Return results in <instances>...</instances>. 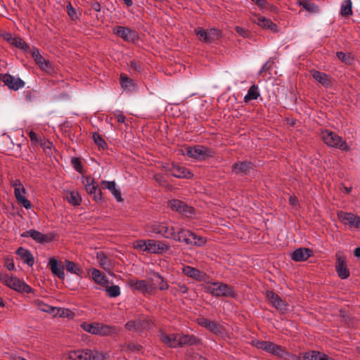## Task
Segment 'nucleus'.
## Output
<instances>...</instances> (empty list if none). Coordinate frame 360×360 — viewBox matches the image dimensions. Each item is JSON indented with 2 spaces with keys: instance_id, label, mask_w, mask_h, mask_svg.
Segmentation results:
<instances>
[{
  "instance_id": "f257e3e1",
  "label": "nucleus",
  "mask_w": 360,
  "mask_h": 360,
  "mask_svg": "<svg viewBox=\"0 0 360 360\" xmlns=\"http://www.w3.org/2000/svg\"><path fill=\"white\" fill-rule=\"evenodd\" d=\"M205 291L216 297L236 298L238 297V293L233 287L219 281L207 283L205 287Z\"/></svg>"
},
{
  "instance_id": "f03ea898",
  "label": "nucleus",
  "mask_w": 360,
  "mask_h": 360,
  "mask_svg": "<svg viewBox=\"0 0 360 360\" xmlns=\"http://www.w3.org/2000/svg\"><path fill=\"white\" fill-rule=\"evenodd\" d=\"M81 328L86 332L99 336L111 335L119 331L117 326L105 325L98 322L91 323L84 322L81 324Z\"/></svg>"
},
{
  "instance_id": "7ed1b4c3",
  "label": "nucleus",
  "mask_w": 360,
  "mask_h": 360,
  "mask_svg": "<svg viewBox=\"0 0 360 360\" xmlns=\"http://www.w3.org/2000/svg\"><path fill=\"white\" fill-rule=\"evenodd\" d=\"M321 138L323 142L330 147L338 148L344 151L349 150L347 143L335 132L325 130L321 133Z\"/></svg>"
},
{
  "instance_id": "20e7f679",
  "label": "nucleus",
  "mask_w": 360,
  "mask_h": 360,
  "mask_svg": "<svg viewBox=\"0 0 360 360\" xmlns=\"http://www.w3.org/2000/svg\"><path fill=\"white\" fill-rule=\"evenodd\" d=\"M0 281L6 286L20 292L30 293L32 291V288L25 282L8 274H0Z\"/></svg>"
},
{
  "instance_id": "39448f33",
  "label": "nucleus",
  "mask_w": 360,
  "mask_h": 360,
  "mask_svg": "<svg viewBox=\"0 0 360 360\" xmlns=\"http://www.w3.org/2000/svg\"><path fill=\"white\" fill-rule=\"evenodd\" d=\"M148 231L161 235L165 238L171 239L174 234V226H169L166 221H153L147 225Z\"/></svg>"
},
{
  "instance_id": "423d86ee",
  "label": "nucleus",
  "mask_w": 360,
  "mask_h": 360,
  "mask_svg": "<svg viewBox=\"0 0 360 360\" xmlns=\"http://www.w3.org/2000/svg\"><path fill=\"white\" fill-rule=\"evenodd\" d=\"M266 297L269 304L281 314H285L289 311V304L272 290H266Z\"/></svg>"
},
{
  "instance_id": "0eeeda50",
  "label": "nucleus",
  "mask_w": 360,
  "mask_h": 360,
  "mask_svg": "<svg viewBox=\"0 0 360 360\" xmlns=\"http://www.w3.org/2000/svg\"><path fill=\"white\" fill-rule=\"evenodd\" d=\"M252 345L257 349H262L278 356H283L286 352L284 349L278 345L269 341L252 340Z\"/></svg>"
},
{
  "instance_id": "6e6552de",
  "label": "nucleus",
  "mask_w": 360,
  "mask_h": 360,
  "mask_svg": "<svg viewBox=\"0 0 360 360\" xmlns=\"http://www.w3.org/2000/svg\"><path fill=\"white\" fill-rule=\"evenodd\" d=\"M68 357L71 360H103L101 354L91 349L70 351Z\"/></svg>"
},
{
  "instance_id": "1a4fd4ad",
  "label": "nucleus",
  "mask_w": 360,
  "mask_h": 360,
  "mask_svg": "<svg viewBox=\"0 0 360 360\" xmlns=\"http://www.w3.org/2000/svg\"><path fill=\"white\" fill-rule=\"evenodd\" d=\"M152 295L158 290H166L169 288L167 281L158 272L152 271L148 276Z\"/></svg>"
},
{
  "instance_id": "9d476101",
  "label": "nucleus",
  "mask_w": 360,
  "mask_h": 360,
  "mask_svg": "<svg viewBox=\"0 0 360 360\" xmlns=\"http://www.w3.org/2000/svg\"><path fill=\"white\" fill-rule=\"evenodd\" d=\"M185 154L191 158L196 160H205L213 155V152L203 146H188L186 148Z\"/></svg>"
},
{
  "instance_id": "9b49d317",
  "label": "nucleus",
  "mask_w": 360,
  "mask_h": 360,
  "mask_svg": "<svg viewBox=\"0 0 360 360\" xmlns=\"http://www.w3.org/2000/svg\"><path fill=\"white\" fill-rule=\"evenodd\" d=\"M12 186L14 188V195L18 203L27 210L32 208V205L31 202L24 196V194L26 193V190L21 181L19 179H15L13 181Z\"/></svg>"
},
{
  "instance_id": "f8f14e48",
  "label": "nucleus",
  "mask_w": 360,
  "mask_h": 360,
  "mask_svg": "<svg viewBox=\"0 0 360 360\" xmlns=\"http://www.w3.org/2000/svg\"><path fill=\"white\" fill-rule=\"evenodd\" d=\"M30 53L34 62L41 70L45 71L47 73H51L53 71L51 62L49 60L45 59L40 54L39 49L33 48L32 51H30Z\"/></svg>"
},
{
  "instance_id": "ddd939ff",
  "label": "nucleus",
  "mask_w": 360,
  "mask_h": 360,
  "mask_svg": "<svg viewBox=\"0 0 360 360\" xmlns=\"http://www.w3.org/2000/svg\"><path fill=\"white\" fill-rule=\"evenodd\" d=\"M148 253L150 254L162 255L167 252L171 248L168 243L162 240L148 239Z\"/></svg>"
},
{
  "instance_id": "4468645a",
  "label": "nucleus",
  "mask_w": 360,
  "mask_h": 360,
  "mask_svg": "<svg viewBox=\"0 0 360 360\" xmlns=\"http://www.w3.org/2000/svg\"><path fill=\"white\" fill-rule=\"evenodd\" d=\"M251 21L262 29L269 30L274 33L278 32L276 24L273 22L270 19L266 18L260 15L254 14L251 18Z\"/></svg>"
},
{
  "instance_id": "2eb2a0df",
  "label": "nucleus",
  "mask_w": 360,
  "mask_h": 360,
  "mask_svg": "<svg viewBox=\"0 0 360 360\" xmlns=\"http://www.w3.org/2000/svg\"><path fill=\"white\" fill-rule=\"evenodd\" d=\"M22 238H32L34 241L39 243H46L52 241L53 236L51 234H43L42 233L34 230L30 229L20 234Z\"/></svg>"
},
{
  "instance_id": "dca6fc26",
  "label": "nucleus",
  "mask_w": 360,
  "mask_h": 360,
  "mask_svg": "<svg viewBox=\"0 0 360 360\" xmlns=\"http://www.w3.org/2000/svg\"><path fill=\"white\" fill-rule=\"evenodd\" d=\"M113 33L125 41H134L138 39L136 32L127 27L116 26L113 28Z\"/></svg>"
},
{
  "instance_id": "f3484780",
  "label": "nucleus",
  "mask_w": 360,
  "mask_h": 360,
  "mask_svg": "<svg viewBox=\"0 0 360 360\" xmlns=\"http://www.w3.org/2000/svg\"><path fill=\"white\" fill-rule=\"evenodd\" d=\"M128 284L131 288L140 291L145 296L153 295L148 278L146 280L130 279Z\"/></svg>"
},
{
  "instance_id": "a211bd4d",
  "label": "nucleus",
  "mask_w": 360,
  "mask_h": 360,
  "mask_svg": "<svg viewBox=\"0 0 360 360\" xmlns=\"http://www.w3.org/2000/svg\"><path fill=\"white\" fill-rule=\"evenodd\" d=\"M338 219L351 227L360 228V217L351 213L340 211L338 213Z\"/></svg>"
},
{
  "instance_id": "6ab92c4d",
  "label": "nucleus",
  "mask_w": 360,
  "mask_h": 360,
  "mask_svg": "<svg viewBox=\"0 0 360 360\" xmlns=\"http://www.w3.org/2000/svg\"><path fill=\"white\" fill-rule=\"evenodd\" d=\"M0 78L6 86L14 91H17L25 86V82L21 79L16 78L9 74L1 75Z\"/></svg>"
},
{
  "instance_id": "aec40b11",
  "label": "nucleus",
  "mask_w": 360,
  "mask_h": 360,
  "mask_svg": "<svg viewBox=\"0 0 360 360\" xmlns=\"http://www.w3.org/2000/svg\"><path fill=\"white\" fill-rule=\"evenodd\" d=\"M168 207L172 210L178 212L187 217L192 214L193 212V209L191 207L188 206L184 202L176 199L169 200Z\"/></svg>"
},
{
  "instance_id": "412c9836",
  "label": "nucleus",
  "mask_w": 360,
  "mask_h": 360,
  "mask_svg": "<svg viewBox=\"0 0 360 360\" xmlns=\"http://www.w3.org/2000/svg\"><path fill=\"white\" fill-rule=\"evenodd\" d=\"M198 323L202 327L205 328L212 333L221 335L224 333V328L219 323L210 321L206 318L202 317L198 319Z\"/></svg>"
},
{
  "instance_id": "4be33fe9",
  "label": "nucleus",
  "mask_w": 360,
  "mask_h": 360,
  "mask_svg": "<svg viewBox=\"0 0 360 360\" xmlns=\"http://www.w3.org/2000/svg\"><path fill=\"white\" fill-rule=\"evenodd\" d=\"M192 236H193V232L191 231L184 229H180L177 231V232L174 231V234L171 239L180 243L184 242L186 245H190L192 243V239H193V238H191Z\"/></svg>"
},
{
  "instance_id": "5701e85b",
  "label": "nucleus",
  "mask_w": 360,
  "mask_h": 360,
  "mask_svg": "<svg viewBox=\"0 0 360 360\" xmlns=\"http://www.w3.org/2000/svg\"><path fill=\"white\" fill-rule=\"evenodd\" d=\"M49 266L51 273L60 279L65 278L64 266L61 262H58L53 257L49 259Z\"/></svg>"
},
{
  "instance_id": "b1692460",
  "label": "nucleus",
  "mask_w": 360,
  "mask_h": 360,
  "mask_svg": "<svg viewBox=\"0 0 360 360\" xmlns=\"http://www.w3.org/2000/svg\"><path fill=\"white\" fill-rule=\"evenodd\" d=\"M182 272L185 276L200 281H204L206 276L205 273L188 265L182 267Z\"/></svg>"
},
{
  "instance_id": "393cba45",
  "label": "nucleus",
  "mask_w": 360,
  "mask_h": 360,
  "mask_svg": "<svg viewBox=\"0 0 360 360\" xmlns=\"http://www.w3.org/2000/svg\"><path fill=\"white\" fill-rule=\"evenodd\" d=\"M85 188L89 194L93 196L94 200L96 202L101 200L102 193L98 186L95 184L94 181L89 178L86 179V183L85 184Z\"/></svg>"
},
{
  "instance_id": "a878e982",
  "label": "nucleus",
  "mask_w": 360,
  "mask_h": 360,
  "mask_svg": "<svg viewBox=\"0 0 360 360\" xmlns=\"http://www.w3.org/2000/svg\"><path fill=\"white\" fill-rule=\"evenodd\" d=\"M335 269L339 277L342 279L347 278L349 276V271L346 265L345 259L342 256H337Z\"/></svg>"
},
{
  "instance_id": "bb28decb",
  "label": "nucleus",
  "mask_w": 360,
  "mask_h": 360,
  "mask_svg": "<svg viewBox=\"0 0 360 360\" xmlns=\"http://www.w3.org/2000/svg\"><path fill=\"white\" fill-rule=\"evenodd\" d=\"M160 339L165 345L171 348L178 347V333L167 334L160 331Z\"/></svg>"
},
{
  "instance_id": "cd10ccee",
  "label": "nucleus",
  "mask_w": 360,
  "mask_h": 360,
  "mask_svg": "<svg viewBox=\"0 0 360 360\" xmlns=\"http://www.w3.org/2000/svg\"><path fill=\"white\" fill-rule=\"evenodd\" d=\"M200 342V340L193 335L178 333V347L197 345Z\"/></svg>"
},
{
  "instance_id": "c85d7f7f",
  "label": "nucleus",
  "mask_w": 360,
  "mask_h": 360,
  "mask_svg": "<svg viewBox=\"0 0 360 360\" xmlns=\"http://www.w3.org/2000/svg\"><path fill=\"white\" fill-rule=\"evenodd\" d=\"M312 255V250L307 248H300L294 250L291 259L295 262L306 261Z\"/></svg>"
},
{
  "instance_id": "c756f323",
  "label": "nucleus",
  "mask_w": 360,
  "mask_h": 360,
  "mask_svg": "<svg viewBox=\"0 0 360 360\" xmlns=\"http://www.w3.org/2000/svg\"><path fill=\"white\" fill-rule=\"evenodd\" d=\"M169 172L172 176L176 178H187L189 179L191 177L192 174L184 166H181L179 165L172 164L171 167L169 168Z\"/></svg>"
},
{
  "instance_id": "7c9ffc66",
  "label": "nucleus",
  "mask_w": 360,
  "mask_h": 360,
  "mask_svg": "<svg viewBox=\"0 0 360 360\" xmlns=\"http://www.w3.org/2000/svg\"><path fill=\"white\" fill-rule=\"evenodd\" d=\"M311 73L313 78L324 87L328 88L332 86L331 77L326 73L315 70H311Z\"/></svg>"
},
{
  "instance_id": "2f4dec72",
  "label": "nucleus",
  "mask_w": 360,
  "mask_h": 360,
  "mask_svg": "<svg viewBox=\"0 0 360 360\" xmlns=\"http://www.w3.org/2000/svg\"><path fill=\"white\" fill-rule=\"evenodd\" d=\"M253 165L251 162L243 161L236 162L232 166V171L236 174H247L252 169Z\"/></svg>"
},
{
  "instance_id": "473e14b6",
  "label": "nucleus",
  "mask_w": 360,
  "mask_h": 360,
  "mask_svg": "<svg viewBox=\"0 0 360 360\" xmlns=\"http://www.w3.org/2000/svg\"><path fill=\"white\" fill-rule=\"evenodd\" d=\"M16 255L27 264L29 266H32L34 264V258L31 252L24 248H19L16 250Z\"/></svg>"
},
{
  "instance_id": "72a5a7b5",
  "label": "nucleus",
  "mask_w": 360,
  "mask_h": 360,
  "mask_svg": "<svg viewBox=\"0 0 360 360\" xmlns=\"http://www.w3.org/2000/svg\"><path fill=\"white\" fill-rule=\"evenodd\" d=\"M120 83L122 88L127 91L133 92L136 89V86L134 81L129 78L126 75L121 74Z\"/></svg>"
},
{
  "instance_id": "f704fd0d",
  "label": "nucleus",
  "mask_w": 360,
  "mask_h": 360,
  "mask_svg": "<svg viewBox=\"0 0 360 360\" xmlns=\"http://www.w3.org/2000/svg\"><path fill=\"white\" fill-rule=\"evenodd\" d=\"M102 184L104 186L103 188L108 189L118 202L122 201L121 192L119 188H116L115 181H103Z\"/></svg>"
},
{
  "instance_id": "c9c22d12",
  "label": "nucleus",
  "mask_w": 360,
  "mask_h": 360,
  "mask_svg": "<svg viewBox=\"0 0 360 360\" xmlns=\"http://www.w3.org/2000/svg\"><path fill=\"white\" fill-rule=\"evenodd\" d=\"M252 2H254L262 11V12L264 11H269L271 13H277L278 8L277 7L273 6L272 4H270L268 3L266 0H251Z\"/></svg>"
},
{
  "instance_id": "e433bc0d",
  "label": "nucleus",
  "mask_w": 360,
  "mask_h": 360,
  "mask_svg": "<svg viewBox=\"0 0 360 360\" xmlns=\"http://www.w3.org/2000/svg\"><path fill=\"white\" fill-rule=\"evenodd\" d=\"M259 96L260 93L259 87L257 85L253 84L249 88L247 94L245 96L244 102L248 103L252 100H257Z\"/></svg>"
},
{
  "instance_id": "4c0bfd02",
  "label": "nucleus",
  "mask_w": 360,
  "mask_h": 360,
  "mask_svg": "<svg viewBox=\"0 0 360 360\" xmlns=\"http://www.w3.org/2000/svg\"><path fill=\"white\" fill-rule=\"evenodd\" d=\"M92 278L96 283L103 286L107 287L109 284V281L106 276L96 269H92Z\"/></svg>"
},
{
  "instance_id": "58836bf2",
  "label": "nucleus",
  "mask_w": 360,
  "mask_h": 360,
  "mask_svg": "<svg viewBox=\"0 0 360 360\" xmlns=\"http://www.w3.org/2000/svg\"><path fill=\"white\" fill-rule=\"evenodd\" d=\"M65 198L71 205L77 206L79 205L82 201V198L79 193L75 191H68L65 193Z\"/></svg>"
},
{
  "instance_id": "ea45409f",
  "label": "nucleus",
  "mask_w": 360,
  "mask_h": 360,
  "mask_svg": "<svg viewBox=\"0 0 360 360\" xmlns=\"http://www.w3.org/2000/svg\"><path fill=\"white\" fill-rule=\"evenodd\" d=\"M340 14L342 17L352 15V3L351 0H344L340 6Z\"/></svg>"
},
{
  "instance_id": "a19ab883",
  "label": "nucleus",
  "mask_w": 360,
  "mask_h": 360,
  "mask_svg": "<svg viewBox=\"0 0 360 360\" xmlns=\"http://www.w3.org/2000/svg\"><path fill=\"white\" fill-rule=\"evenodd\" d=\"M65 269L68 271L74 274L77 276H81L82 274V269L79 268V266L74 263L73 262L65 260Z\"/></svg>"
},
{
  "instance_id": "79ce46f5",
  "label": "nucleus",
  "mask_w": 360,
  "mask_h": 360,
  "mask_svg": "<svg viewBox=\"0 0 360 360\" xmlns=\"http://www.w3.org/2000/svg\"><path fill=\"white\" fill-rule=\"evenodd\" d=\"M121 347L122 350L125 352H139L143 349L142 345L135 342L124 343Z\"/></svg>"
},
{
  "instance_id": "37998d69",
  "label": "nucleus",
  "mask_w": 360,
  "mask_h": 360,
  "mask_svg": "<svg viewBox=\"0 0 360 360\" xmlns=\"http://www.w3.org/2000/svg\"><path fill=\"white\" fill-rule=\"evenodd\" d=\"M35 304H37V306L38 307V309L40 311L46 312L48 314L56 315V311L57 310V307H51L49 304L44 303L42 301L39 300L35 301Z\"/></svg>"
},
{
  "instance_id": "c03bdc74",
  "label": "nucleus",
  "mask_w": 360,
  "mask_h": 360,
  "mask_svg": "<svg viewBox=\"0 0 360 360\" xmlns=\"http://www.w3.org/2000/svg\"><path fill=\"white\" fill-rule=\"evenodd\" d=\"M11 45L25 51V52H30L32 51L30 49L29 45L20 37H15L14 39H13V42Z\"/></svg>"
},
{
  "instance_id": "a18cd8bd",
  "label": "nucleus",
  "mask_w": 360,
  "mask_h": 360,
  "mask_svg": "<svg viewBox=\"0 0 360 360\" xmlns=\"http://www.w3.org/2000/svg\"><path fill=\"white\" fill-rule=\"evenodd\" d=\"M139 323V334L143 330H148L150 328L153 323L150 319L141 316L137 319Z\"/></svg>"
},
{
  "instance_id": "49530a36",
  "label": "nucleus",
  "mask_w": 360,
  "mask_h": 360,
  "mask_svg": "<svg viewBox=\"0 0 360 360\" xmlns=\"http://www.w3.org/2000/svg\"><path fill=\"white\" fill-rule=\"evenodd\" d=\"M299 5L310 13H317L319 7L309 0L299 1Z\"/></svg>"
},
{
  "instance_id": "de8ad7c7",
  "label": "nucleus",
  "mask_w": 360,
  "mask_h": 360,
  "mask_svg": "<svg viewBox=\"0 0 360 360\" xmlns=\"http://www.w3.org/2000/svg\"><path fill=\"white\" fill-rule=\"evenodd\" d=\"M207 30L209 44L214 43L221 37V31L219 29L211 28Z\"/></svg>"
},
{
  "instance_id": "09e8293b",
  "label": "nucleus",
  "mask_w": 360,
  "mask_h": 360,
  "mask_svg": "<svg viewBox=\"0 0 360 360\" xmlns=\"http://www.w3.org/2000/svg\"><path fill=\"white\" fill-rule=\"evenodd\" d=\"M96 258L100 263V265L104 269L110 266V259L103 252H97Z\"/></svg>"
},
{
  "instance_id": "8fccbe9b",
  "label": "nucleus",
  "mask_w": 360,
  "mask_h": 360,
  "mask_svg": "<svg viewBox=\"0 0 360 360\" xmlns=\"http://www.w3.org/2000/svg\"><path fill=\"white\" fill-rule=\"evenodd\" d=\"M195 34L198 36L200 41L209 44V39H208V30H204L202 27H197L194 30Z\"/></svg>"
},
{
  "instance_id": "3c124183",
  "label": "nucleus",
  "mask_w": 360,
  "mask_h": 360,
  "mask_svg": "<svg viewBox=\"0 0 360 360\" xmlns=\"http://www.w3.org/2000/svg\"><path fill=\"white\" fill-rule=\"evenodd\" d=\"M106 293L110 297H117L120 295V288L118 285H111L106 287L105 289Z\"/></svg>"
},
{
  "instance_id": "603ef678",
  "label": "nucleus",
  "mask_w": 360,
  "mask_h": 360,
  "mask_svg": "<svg viewBox=\"0 0 360 360\" xmlns=\"http://www.w3.org/2000/svg\"><path fill=\"white\" fill-rule=\"evenodd\" d=\"M148 240H138L134 243V248L139 250L143 252H148Z\"/></svg>"
},
{
  "instance_id": "864d4df0",
  "label": "nucleus",
  "mask_w": 360,
  "mask_h": 360,
  "mask_svg": "<svg viewBox=\"0 0 360 360\" xmlns=\"http://www.w3.org/2000/svg\"><path fill=\"white\" fill-rule=\"evenodd\" d=\"M92 138H93L94 143L99 148H105L107 147V144H106L105 141L103 140V139L101 137V136L99 134H98L96 132L93 133Z\"/></svg>"
},
{
  "instance_id": "5fc2aeb1",
  "label": "nucleus",
  "mask_w": 360,
  "mask_h": 360,
  "mask_svg": "<svg viewBox=\"0 0 360 360\" xmlns=\"http://www.w3.org/2000/svg\"><path fill=\"white\" fill-rule=\"evenodd\" d=\"M67 13L69 17L72 20H76L79 18V13L75 8H73L72 4L69 3L67 6Z\"/></svg>"
},
{
  "instance_id": "6e6d98bb",
  "label": "nucleus",
  "mask_w": 360,
  "mask_h": 360,
  "mask_svg": "<svg viewBox=\"0 0 360 360\" xmlns=\"http://www.w3.org/2000/svg\"><path fill=\"white\" fill-rule=\"evenodd\" d=\"M193 236L191 238L192 243L191 245H196V246H202L205 244L206 239L202 236H198L195 233H193Z\"/></svg>"
},
{
  "instance_id": "4d7b16f0",
  "label": "nucleus",
  "mask_w": 360,
  "mask_h": 360,
  "mask_svg": "<svg viewBox=\"0 0 360 360\" xmlns=\"http://www.w3.org/2000/svg\"><path fill=\"white\" fill-rule=\"evenodd\" d=\"M125 328L128 330L137 331L139 333V323L137 320H131L127 321L125 324Z\"/></svg>"
},
{
  "instance_id": "13d9d810",
  "label": "nucleus",
  "mask_w": 360,
  "mask_h": 360,
  "mask_svg": "<svg viewBox=\"0 0 360 360\" xmlns=\"http://www.w3.org/2000/svg\"><path fill=\"white\" fill-rule=\"evenodd\" d=\"M336 56H337L338 58L340 60H341L342 62H343L346 64L350 63L351 58H350L349 54L346 53L342 51H338L336 53Z\"/></svg>"
},
{
  "instance_id": "bf43d9fd",
  "label": "nucleus",
  "mask_w": 360,
  "mask_h": 360,
  "mask_svg": "<svg viewBox=\"0 0 360 360\" xmlns=\"http://www.w3.org/2000/svg\"><path fill=\"white\" fill-rule=\"evenodd\" d=\"M235 31L243 38H249L250 36V32L248 30L240 26H236Z\"/></svg>"
},
{
  "instance_id": "052dcab7",
  "label": "nucleus",
  "mask_w": 360,
  "mask_h": 360,
  "mask_svg": "<svg viewBox=\"0 0 360 360\" xmlns=\"http://www.w3.org/2000/svg\"><path fill=\"white\" fill-rule=\"evenodd\" d=\"M72 165L73 166L74 169L78 172H82V162L79 158H72L71 160Z\"/></svg>"
},
{
  "instance_id": "680f3d73",
  "label": "nucleus",
  "mask_w": 360,
  "mask_h": 360,
  "mask_svg": "<svg viewBox=\"0 0 360 360\" xmlns=\"http://www.w3.org/2000/svg\"><path fill=\"white\" fill-rule=\"evenodd\" d=\"M129 66L131 70L135 72H141L142 70V64L135 60L130 61Z\"/></svg>"
},
{
  "instance_id": "e2e57ef3",
  "label": "nucleus",
  "mask_w": 360,
  "mask_h": 360,
  "mask_svg": "<svg viewBox=\"0 0 360 360\" xmlns=\"http://www.w3.org/2000/svg\"><path fill=\"white\" fill-rule=\"evenodd\" d=\"M274 61L271 59L267 60L262 67L261 70H259V74L261 75L262 72L270 70L272 68V65H274Z\"/></svg>"
},
{
  "instance_id": "0e129e2a",
  "label": "nucleus",
  "mask_w": 360,
  "mask_h": 360,
  "mask_svg": "<svg viewBox=\"0 0 360 360\" xmlns=\"http://www.w3.org/2000/svg\"><path fill=\"white\" fill-rule=\"evenodd\" d=\"M71 311L68 309H58L56 311V315L58 314L60 317H68L70 315Z\"/></svg>"
},
{
  "instance_id": "69168bd1",
  "label": "nucleus",
  "mask_w": 360,
  "mask_h": 360,
  "mask_svg": "<svg viewBox=\"0 0 360 360\" xmlns=\"http://www.w3.org/2000/svg\"><path fill=\"white\" fill-rule=\"evenodd\" d=\"M113 115L119 123H124L125 122L126 117L122 111L116 110L113 112Z\"/></svg>"
},
{
  "instance_id": "338daca9",
  "label": "nucleus",
  "mask_w": 360,
  "mask_h": 360,
  "mask_svg": "<svg viewBox=\"0 0 360 360\" xmlns=\"http://www.w3.org/2000/svg\"><path fill=\"white\" fill-rule=\"evenodd\" d=\"M88 4L96 12H99L101 9V4L96 0H92L88 2Z\"/></svg>"
},
{
  "instance_id": "774afa93",
  "label": "nucleus",
  "mask_w": 360,
  "mask_h": 360,
  "mask_svg": "<svg viewBox=\"0 0 360 360\" xmlns=\"http://www.w3.org/2000/svg\"><path fill=\"white\" fill-rule=\"evenodd\" d=\"M29 135V137L31 140V141L33 143H38V138H37V134L33 131H30L28 134Z\"/></svg>"
}]
</instances>
